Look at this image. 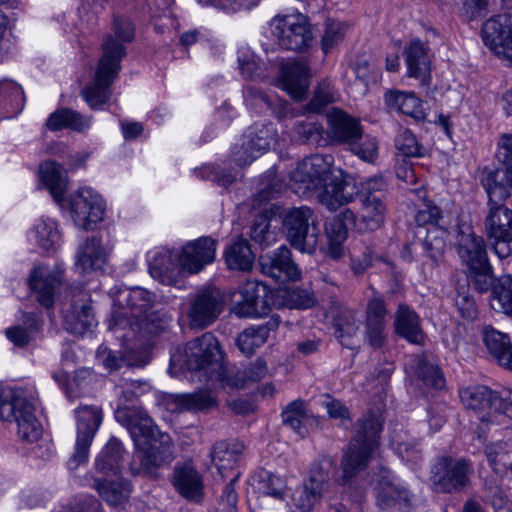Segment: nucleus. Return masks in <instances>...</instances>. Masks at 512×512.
Returning a JSON list of instances; mask_svg holds the SVG:
<instances>
[{"mask_svg":"<svg viewBox=\"0 0 512 512\" xmlns=\"http://www.w3.org/2000/svg\"><path fill=\"white\" fill-rule=\"evenodd\" d=\"M455 249L466 268L489 260L484 238L476 235L473 227L468 224L457 225Z\"/></svg>","mask_w":512,"mask_h":512,"instance_id":"obj_22","label":"nucleus"},{"mask_svg":"<svg viewBox=\"0 0 512 512\" xmlns=\"http://www.w3.org/2000/svg\"><path fill=\"white\" fill-rule=\"evenodd\" d=\"M244 446L239 443L230 444L225 441L216 442L210 452L212 463L217 467L218 473L223 479L231 478L235 465L243 451Z\"/></svg>","mask_w":512,"mask_h":512,"instance_id":"obj_38","label":"nucleus"},{"mask_svg":"<svg viewBox=\"0 0 512 512\" xmlns=\"http://www.w3.org/2000/svg\"><path fill=\"white\" fill-rule=\"evenodd\" d=\"M28 285L36 301L45 309H50L54 306L55 295L62 285V275L37 266L30 272Z\"/></svg>","mask_w":512,"mask_h":512,"instance_id":"obj_23","label":"nucleus"},{"mask_svg":"<svg viewBox=\"0 0 512 512\" xmlns=\"http://www.w3.org/2000/svg\"><path fill=\"white\" fill-rule=\"evenodd\" d=\"M332 164L333 156L329 154H314L306 157L290 173L289 184L278 178L275 171L270 170L265 175V182L256 194L255 201L258 204L267 202L277 197L287 187L300 197H311L329 180Z\"/></svg>","mask_w":512,"mask_h":512,"instance_id":"obj_3","label":"nucleus"},{"mask_svg":"<svg viewBox=\"0 0 512 512\" xmlns=\"http://www.w3.org/2000/svg\"><path fill=\"white\" fill-rule=\"evenodd\" d=\"M283 424L289 426L302 438L308 433L306 422L309 419L305 402L303 400H295L289 403L282 411Z\"/></svg>","mask_w":512,"mask_h":512,"instance_id":"obj_54","label":"nucleus"},{"mask_svg":"<svg viewBox=\"0 0 512 512\" xmlns=\"http://www.w3.org/2000/svg\"><path fill=\"white\" fill-rule=\"evenodd\" d=\"M170 318L160 311L153 308L132 322L129 327L131 331L140 336H153L163 333L169 326Z\"/></svg>","mask_w":512,"mask_h":512,"instance_id":"obj_49","label":"nucleus"},{"mask_svg":"<svg viewBox=\"0 0 512 512\" xmlns=\"http://www.w3.org/2000/svg\"><path fill=\"white\" fill-rule=\"evenodd\" d=\"M217 242L211 237L203 236L187 242L177 257L181 271L197 274L215 259Z\"/></svg>","mask_w":512,"mask_h":512,"instance_id":"obj_19","label":"nucleus"},{"mask_svg":"<svg viewBox=\"0 0 512 512\" xmlns=\"http://www.w3.org/2000/svg\"><path fill=\"white\" fill-rule=\"evenodd\" d=\"M496 157L502 167L490 171L483 181H487L493 195L504 193L503 187H512V134L506 133L500 136Z\"/></svg>","mask_w":512,"mask_h":512,"instance_id":"obj_24","label":"nucleus"},{"mask_svg":"<svg viewBox=\"0 0 512 512\" xmlns=\"http://www.w3.org/2000/svg\"><path fill=\"white\" fill-rule=\"evenodd\" d=\"M347 149L362 161L373 164L378 158L379 144L375 137L365 135L362 131L359 139H355Z\"/></svg>","mask_w":512,"mask_h":512,"instance_id":"obj_58","label":"nucleus"},{"mask_svg":"<svg viewBox=\"0 0 512 512\" xmlns=\"http://www.w3.org/2000/svg\"><path fill=\"white\" fill-rule=\"evenodd\" d=\"M114 414L117 422L128 430L134 443L131 471L156 477L157 470L174 459L171 436L161 432L142 407H118Z\"/></svg>","mask_w":512,"mask_h":512,"instance_id":"obj_1","label":"nucleus"},{"mask_svg":"<svg viewBox=\"0 0 512 512\" xmlns=\"http://www.w3.org/2000/svg\"><path fill=\"white\" fill-rule=\"evenodd\" d=\"M466 269L468 271L469 283L475 290L479 293H485L489 290H493V286L497 280H495L493 268L489 260L470 266Z\"/></svg>","mask_w":512,"mask_h":512,"instance_id":"obj_56","label":"nucleus"},{"mask_svg":"<svg viewBox=\"0 0 512 512\" xmlns=\"http://www.w3.org/2000/svg\"><path fill=\"white\" fill-rule=\"evenodd\" d=\"M284 302L290 309L305 310L315 306L317 299L309 289L293 287L285 291Z\"/></svg>","mask_w":512,"mask_h":512,"instance_id":"obj_61","label":"nucleus"},{"mask_svg":"<svg viewBox=\"0 0 512 512\" xmlns=\"http://www.w3.org/2000/svg\"><path fill=\"white\" fill-rule=\"evenodd\" d=\"M328 124L331 139L346 147L353 144L355 139H359L363 131L358 118L338 108H334L328 114Z\"/></svg>","mask_w":512,"mask_h":512,"instance_id":"obj_28","label":"nucleus"},{"mask_svg":"<svg viewBox=\"0 0 512 512\" xmlns=\"http://www.w3.org/2000/svg\"><path fill=\"white\" fill-rule=\"evenodd\" d=\"M395 332L409 343L422 345L425 333L418 314L406 304H399L394 320Z\"/></svg>","mask_w":512,"mask_h":512,"instance_id":"obj_35","label":"nucleus"},{"mask_svg":"<svg viewBox=\"0 0 512 512\" xmlns=\"http://www.w3.org/2000/svg\"><path fill=\"white\" fill-rule=\"evenodd\" d=\"M491 307L505 315L512 316V277L501 276L497 279L490 299Z\"/></svg>","mask_w":512,"mask_h":512,"instance_id":"obj_53","label":"nucleus"},{"mask_svg":"<svg viewBox=\"0 0 512 512\" xmlns=\"http://www.w3.org/2000/svg\"><path fill=\"white\" fill-rule=\"evenodd\" d=\"M93 487L97 490L103 500L109 505L118 506L126 502L131 494L129 481L123 478L115 480H102L96 478Z\"/></svg>","mask_w":512,"mask_h":512,"instance_id":"obj_46","label":"nucleus"},{"mask_svg":"<svg viewBox=\"0 0 512 512\" xmlns=\"http://www.w3.org/2000/svg\"><path fill=\"white\" fill-rule=\"evenodd\" d=\"M449 229L439 227L418 228L415 232L420 239V245L434 265H439L446 251V237Z\"/></svg>","mask_w":512,"mask_h":512,"instance_id":"obj_39","label":"nucleus"},{"mask_svg":"<svg viewBox=\"0 0 512 512\" xmlns=\"http://www.w3.org/2000/svg\"><path fill=\"white\" fill-rule=\"evenodd\" d=\"M361 202V219L369 230L380 228L386 217L387 206L386 198L381 197H364L360 198Z\"/></svg>","mask_w":512,"mask_h":512,"instance_id":"obj_50","label":"nucleus"},{"mask_svg":"<svg viewBox=\"0 0 512 512\" xmlns=\"http://www.w3.org/2000/svg\"><path fill=\"white\" fill-rule=\"evenodd\" d=\"M495 391L484 385H474L460 390L463 405L473 410L482 422L490 421L493 411Z\"/></svg>","mask_w":512,"mask_h":512,"instance_id":"obj_32","label":"nucleus"},{"mask_svg":"<svg viewBox=\"0 0 512 512\" xmlns=\"http://www.w3.org/2000/svg\"><path fill=\"white\" fill-rule=\"evenodd\" d=\"M488 196L487 213L484 219V229L494 253L501 259L512 256V206L508 207L502 201L511 195H493V189L482 180Z\"/></svg>","mask_w":512,"mask_h":512,"instance_id":"obj_6","label":"nucleus"},{"mask_svg":"<svg viewBox=\"0 0 512 512\" xmlns=\"http://www.w3.org/2000/svg\"><path fill=\"white\" fill-rule=\"evenodd\" d=\"M71 304L64 309L65 329L75 335H83L95 325V318L88 295L80 287L71 291Z\"/></svg>","mask_w":512,"mask_h":512,"instance_id":"obj_21","label":"nucleus"},{"mask_svg":"<svg viewBox=\"0 0 512 512\" xmlns=\"http://www.w3.org/2000/svg\"><path fill=\"white\" fill-rule=\"evenodd\" d=\"M222 359L223 352L217 338L206 332L171 354L168 371L173 376H178L183 370L195 372L212 388L218 389L225 370Z\"/></svg>","mask_w":512,"mask_h":512,"instance_id":"obj_4","label":"nucleus"},{"mask_svg":"<svg viewBox=\"0 0 512 512\" xmlns=\"http://www.w3.org/2000/svg\"><path fill=\"white\" fill-rule=\"evenodd\" d=\"M283 227L293 248L308 254L315 251L320 229L312 209L307 206L290 209L283 220Z\"/></svg>","mask_w":512,"mask_h":512,"instance_id":"obj_10","label":"nucleus"},{"mask_svg":"<svg viewBox=\"0 0 512 512\" xmlns=\"http://www.w3.org/2000/svg\"><path fill=\"white\" fill-rule=\"evenodd\" d=\"M257 490L263 494L282 499L285 489V481L271 471L261 469L255 475Z\"/></svg>","mask_w":512,"mask_h":512,"instance_id":"obj_59","label":"nucleus"},{"mask_svg":"<svg viewBox=\"0 0 512 512\" xmlns=\"http://www.w3.org/2000/svg\"><path fill=\"white\" fill-rule=\"evenodd\" d=\"M360 325L357 313L350 308H341L333 316L334 336L344 348L354 349L359 346Z\"/></svg>","mask_w":512,"mask_h":512,"instance_id":"obj_31","label":"nucleus"},{"mask_svg":"<svg viewBox=\"0 0 512 512\" xmlns=\"http://www.w3.org/2000/svg\"><path fill=\"white\" fill-rule=\"evenodd\" d=\"M268 375V367L265 360L258 358L244 370L237 372L229 371L225 368L223 381L219 388H243L248 382H259Z\"/></svg>","mask_w":512,"mask_h":512,"instance_id":"obj_40","label":"nucleus"},{"mask_svg":"<svg viewBox=\"0 0 512 512\" xmlns=\"http://www.w3.org/2000/svg\"><path fill=\"white\" fill-rule=\"evenodd\" d=\"M224 308V299L216 288L198 291L190 300L188 317L192 328L203 329L216 321Z\"/></svg>","mask_w":512,"mask_h":512,"instance_id":"obj_17","label":"nucleus"},{"mask_svg":"<svg viewBox=\"0 0 512 512\" xmlns=\"http://www.w3.org/2000/svg\"><path fill=\"white\" fill-rule=\"evenodd\" d=\"M377 505L381 509L395 507L401 512H410L415 507V496L407 488L383 478L378 485Z\"/></svg>","mask_w":512,"mask_h":512,"instance_id":"obj_30","label":"nucleus"},{"mask_svg":"<svg viewBox=\"0 0 512 512\" xmlns=\"http://www.w3.org/2000/svg\"><path fill=\"white\" fill-rule=\"evenodd\" d=\"M173 411H204L217 405L216 397L208 389H199L193 393L176 394L172 397Z\"/></svg>","mask_w":512,"mask_h":512,"instance_id":"obj_44","label":"nucleus"},{"mask_svg":"<svg viewBox=\"0 0 512 512\" xmlns=\"http://www.w3.org/2000/svg\"><path fill=\"white\" fill-rule=\"evenodd\" d=\"M39 177L54 201L62 204L68 186V177L63 166L53 160L45 161L39 166Z\"/></svg>","mask_w":512,"mask_h":512,"instance_id":"obj_37","label":"nucleus"},{"mask_svg":"<svg viewBox=\"0 0 512 512\" xmlns=\"http://www.w3.org/2000/svg\"><path fill=\"white\" fill-rule=\"evenodd\" d=\"M276 135V130L271 123H255L244 133L241 145L233 147V161L240 166L250 164L269 149Z\"/></svg>","mask_w":512,"mask_h":512,"instance_id":"obj_14","label":"nucleus"},{"mask_svg":"<svg viewBox=\"0 0 512 512\" xmlns=\"http://www.w3.org/2000/svg\"><path fill=\"white\" fill-rule=\"evenodd\" d=\"M77 437L75 451L68 460L70 470L77 469L88 459L89 448L102 422V412L95 406H83L76 410Z\"/></svg>","mask_w":512,"mask_h":512,"instance_id":"obj_13","label":"nucleus"},{"mask_svg":"<svg viewBox=\"0 0 512 512\" xmlns=\"http://www.w3.org/2000/svg\"><path fill=\"white\" fill-rule=\"evenodd\" d=\"M454 220L455 216L451 211L441 209L431 200L424 202L415 215L418 228H426L425 226L429 224L431 227L449 229Z\"/></svg>","mask_w":512,"mask_h":512,"instance_id":"obj_48","label":"nucleus"},{"mask_svg":"<svg viewBox=\"0 0 512 512\" xmlns=\"http://www.w3.org/2000/svg\"><path fill=\"white\" fill-rule=\"evenodd\" d=\"M241 299L232 311L241 318L262 317L271 310V297L266 285L256 280L246 281L239 290Z\"/></svg>","mask_w":512,"mask_h":512,"instance_id":"obj_18","label":"nucleus"},{"mask_svg":"<svg viewBox=\"0 0 512 512\" xmlns=\"http://www.w3.org/2000/svg\"><path fill=\"white\" fill-rule=\"evenodd\" d=\"M270 27L278 44L286 50L303 51L313 41L311 25L303 14L276 16Z\"/></svg>","mask_w":512,"mask_h":512,"instance_id":"obj_12","label":"nucleus"},{"mask_svg":"<svg viewBox=\"0 0 512 512\" xmlns=\"http://www.w3.org/2000/svg\"><path fill=\"white\" fill-rule=\"evenodd\" d=\"M280 324L279 316H272L266 323L244 329L236 339V345L246 356H252L256 349L264 345L270 333L276 331Z\"/></svg>","mask_w":512,"mask_h":512,"instance_id":"obj_34","label":"nucleus"},{"mask_svg":"<svg viewBox=\"0 0 512 512\" xmlns=\"http://www.w3.org/2000/svg\"><path fill=\"white\" fill-rule=\"evenodd\" d=\"M70 211L75 225L83 230H93L104 218V203L98 193L83 188L69 197Z\"/></svg>","mask_w":512,"mask_h":512,"instance_id":"obj_15","label":"nucleus"},{"mask_svg":"<svg viewBox=\"0 0 512 512\" xmlns=\"http://www.w3.org/2000/svg\"><path fill=\"white\" fill-rule=\"evenodd\" d=\"M359 428L342 458L343 476L346 485L359 471L366 468L373 451L379 445L383 420L380 415L368 412L358 421Z\"/></svg>","mask_w":512,"mask_h":512,"instance_id":"obj_5","label":"nucleus"},{"mask_svg":"<svg viewBox=\"0 0 512 512\" xmlns=\"http://www.w3.org/2000/svg\"><path fill=\"white\" fill-rule=\"evenodd\" d=\"M329 179L330 182H325L316 193L319 202L330 211L352 202L358 195V188L350 178L334 176Z\"/></svg>","mask_w":512,"mask_h":512,"instance_id":"obj_25","label":"nucleus"},{"mask_svg":"<svg viewBox=\"0 0 512 512\" xmlns=\"http://www.w3.org/2000/svg\"><path fill=\"white\" fill-rule=\"evenodd\" d=\"M154 307V296L141 287H124L114 292L110 329L129 328Z\"/></svg>","mask_w":512,"mask_h":512,"instance_id":"obj_9","label":"nucleus"},{"mask_svg":"<svg viewBox=\"0 0 512 512\" xmlns=\"http://www.w3.org/2000/svg\"><path fill=\"white\" fill-rule=\"evenodd\" d=\"M224 257L228 269L242 272L250 271L255 261L249 242L242 238L226 248Z\"/></svg>","mask_w":512,"mask_h":512,"instance_id":"obj_45","label":"nucleus"},{"mask_svg":"<svg viewBox=\"0 0 512 512\" xmlns=\"http://www.w3.org/2000/svg\"><path fill=\"white\" fill-rule=\"evenodd\" d=\"M180 266L175 262L169 249L158 251L149 264V272L153 278L165 285H173L178 280Z\"/></svg>","mask_w":512,"mask_h":512,"instance_id":"obj_42","label":"nucleus"},{"mask_svg":"<svg viewBox=\"0 0 512 512\" xmlns=\"http://www.w3.org/2000/svg\"><path fill=\"white\" fill-rule=\"evenodd\" d=\"M194 173L201 179H207L216 182L219 186L227 187L236 179V174L231 170H221L212 164H206L196 168Z\"/></svg>","mask_w":512,"mask_h":512,"instance_id":"obj_63","label":"nucleus"},{"mask_svg":"<svg viewBox=\"0 0 512 512\" xmlns=\"http://www.w3.org/2000/svg\"><path fill=\"white\" fill-rule=\"evenodd\" d=\"M134 38V27L130 20L115 17L113 34H107L102 42L99 58L92 82L83 88L81 94L92 109H99L111 97V85L121 70V61L126 56L125 44Z\"/></svg>","mask_w":512,"mask_h":512,"instance_id":"obj_2","label":"nucleus"},{"mask_svg":"<svg viewBox=\"0 0 512 512\" xmlns=\"http://www.w3.org/2000/svg\"><path fill=\"white\" fill-rule=\"evenodd\" d=\"M278 86L293 99L302 100L309 87V70L306 64L290 61L281 65Z\"/></svg>","mask_w":512,"mask_h":512,"instance_id":"obj_27","label":"nucleus"},{"mask_svg":"<svg viewBox=\"0 0 512 512\" xmlns=\"http://www.w3.org/2000/svg\"><path fill=\"white\" fill-rule=\"evenodd\" d=\"M484 44L500 59L512 64V17L499 14L486 20L482 26Z\"/></svg>","mask_w":512,"mask_h":512,"instance_id":"obj_16","label":"nucleus"},{"mask_svg":"<svg viewBox=\"0 0 512 512\" xmlns=\"http://www.w3.org/2000/svg\"><path fill=\"white\" fill-rule=\"evenodd\" d=\"M292 132L294 139L301 144L322 146L327 142L323 125L312 118L296 121Z\"/></svg>","mask_w":512,"mask_h":512,"instance_id":"obj_52","label":"nucleus"},{"mask_svg":"<svg viewBox=\"0 0 512 512\" xmlns=\"http://www.w3.org/2000/svg\"><path fill=\"white\" fill-rule=\"evenodd\" d=\"M404 53L408 76L418 79L422 86H428L431 82V71L427 47L419 39H414Z\"/></svg>","mask_w":512,"mask_h":512,"instance_id":"obj_33","label":"nucleus"},{"mask_svg":"<svg viewBox=\"0 0 512 512\" xmlns=\"http://www.w3.org/2000/svg\"><path fill=\"white\" fill-rule=\"evenodd\" d=\"M386 104L395 110L402 112L417 121L426 117L423 102L413 92L390 90L385 93Z\"/></svg>","mask_w":512,"mask_h":512,"instance_id":"obj_41","label":"nucleus"},{"mask_svg":"<svg viewBox=\"0 0 512 512\" xmlns=\"http://www.w3.org/2000/svg\"><path fill=\"white\" fill-rule=\"evenodd\" d=\"M250 236L262 247H268L274 242L275 233L270 230V219L266 214H259L255 217Z\"/></svg>","mask_w":512,"mask_h":512,"instance_id":"obj_62","label":"nucleus"},{"mask_svg":"<svg viewBox=\"0 0 512 512\" xmlns=\"http://www.w3.org/2000/svg\"><path fill=\"white\" fill-rule=\"evenodd\" d=\"M90 126V118L85 117L75 110L61 108L51 113L46 120V127L50 131L72 129L82 132Z\"/></svg>","mask_w":512,"mask_h":512,"instance_id":"obj_47","label":"nucleus"},{"mask_svg":"<svg viewBox=\"0 0 512 512\" xmlns=\"http://www.w3.org/2000/svg\"><path fill=\"white\" fill-rule=\"evenodd\" d=\"M122 452L121 442L116 438H111L96 458V470L102 474L116 476L119 473Z\"/></svg>","mask_w":512,"mask_h":512,"instance_id":"obj_51","label":"nucleus"},{"mask_svg":"<svg viewBox=\"0 0 512 512\" xmlns=\"http://www.w3.org/2000/svg\"><path fill=\"white\" fill-rule=\"evenodd\" d=\"M332 470L333 461L328 457H323L313 464L308 479L292 495L297 508L303 512H310L320 503L334 484L331 479Z\"/></svg>","mask_w":512,"mask_h":512,"instance_id":"obj_11","label":"nucleus"},{"mask_svg":"<svg viewBox=\"0 0 512 512\" xmlns=\"http://www.w3.org/2000/svg\"><path fill=\"white\" fill-rule=\"evenodd\" d=\"M474 467L470 459L440 455L430 468L429 481L436 493L458 494L471 484Z\"/></svg>","mask_w":512,"mask_h":512,"instance_id":"obj_7","label":"nucleus"},{"mask_svg":"<svg viewBox=\"0 0 512 512\" xmlns=\"http://www.w3.org/2000/svg\"><path fill=\"white\" fill-rule=\"evenodd\" d=\"M60 512H102L101 503L92 495L74 497L62 507Z\"/></svg>","mask_w":512,"mask_h":512,"instance_id":"obj_64","label":"nucleus"},{"mask_svg":"<svg viewBox=\"0 0 512 512\" xmlns=\"http://www.w3.org/2000/svg\"><path fill=\"white\" fill-rule=\"evenodd\" d=\"M0 419L15 422L22 440L33 442L41 436L42 427L34 415V405L21 390L11 387L0 389Z\"/></svg>","mask_w":512,"mask_h":512,"instance_id":"obj_8","label":"nucleus"},{"mask_svg":"<svg viewBox=\"0 0 512 512\" xmlns=\"http://www.w3.org/2000/svg\"><path fill=\"white\" fill-rule=\"evenodd\" d=\"M416 375L426 387L441 389L445 385V379L439 366L424 357L417 360Z\"/></svg>","mask_w":512,"mask_h":512,"instance_id":"obj_60","label":"nucleus"},{"mask_svg":"<svg viewBox=\"0 0 512 512\" xmlns=\"http://www.w3.org/2000/svg\"><path fill=\"white\" fill-rule=\"evenodd\" d=\"M44 320L35 312H20L18 323L6 328L7 339L17 348L31 345L42 334Z\"/></svg>","mask_w":512,"mask_h":512,"instance_id":"obj_26","label":"nucleus"},{"mask_svg":"<svg viewBox=\"0 0 512 512\" xmlns=\"http://www.w3.org/2000/svg\"><path fill=\"white\" fill-rule=\"evenodd\" d=\"M58 238L55 223L50 219H39L30 231V239H33L40 248L46 251L54 247Z\"/></svg>","mask_w":512,"mask_h":512,"instance_id":"obj_57","label":"nucleus"},{"mask_svg":"<svg viewBox=\"0 0 512 512\" xmlns=\"http://www.w3.org/2000/svg\"><path fill=\"white\" fill-rule=\"evenodd\" d=\"M260 266L263 274L280 284L295 282L301 278V270L292 259L290 249L284 245L271 254L261 256Z\"/></svg>","mask_w":512,"mask_h":512,"instance_id":"obj_20","label":"nucleus"},{"mask_svg":"<svg viewBox=\"0 0 512 512\" xmlns=\"http://www.w3.org/2000/svg\"><path fill=\"white\" fill-rule=\"evenodd\" d=\"M482 341L490 356L503 368L512 371V342L508 334L491 325L481 329Z\"/></svg>","mask_w":512,"mask_h":512,"instance_id":"obj_29","label":"nucleus"},{"mask_svg":"<svg viewBox=\"0 0 512 512\" xmlns=\"http://www.w3.org/2000/svg\"><path fill=\"white\" fill-rule=\"evenodd\" d=\"M107 253L101 245L100 239L88 238L79 246L76 256V267L82 272L100 269L106 262Z\"/></svg>","mask_w":512,"mask_h":512,"instance_id":"obj_43","label":"nucleus"},{"mask_svg":"<svg viewBox=\"0 0 512 512\" xmlns=\"http://www.w3.org/2000/svg\"><path fill=\"white\" fill-rule=\"evenodd\" d=\"M172 484L186 499L196 500L202 494V477L191 463L177 464L174 467Z\"/></svg>","mask_w":512,"mask_h":512,"instance_id":"obj_36","label":"nucleus"},{"mask_svg":"<svg viewBox=\"0 0 512 512\" xmlns=\"http://www.w3.org/2000/svg\"><path fill=\"white\" fill-rule=\"evenodd\" d=\"M338 97V92L332 82L324 79L318 83L305 110L310 113H320L328 105L336 102Z\"/></svg>","mask_w":512,"mask_h":512,"instance_id":"obj_55","label":"nucleus"}]
</instances>
